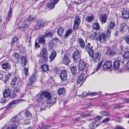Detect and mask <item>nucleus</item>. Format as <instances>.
<instances>
[{
    "mask_svg": "<svg viewBox=\"0 0 129 129\" xmlns=\"http://www.w3.org/2000/svg\"><path fill=\"white\" fill-rule=\"evenodd\" d=\"M51 96V94L48 92H43L41 94L37 95L36 100L38 102L43 103V102H42V100L45 98L47 101Z\"/></svg>",
    "mask_w": 129,
    "mask_h": 129,
    "instance_id": "nucleus-1",
    "label": "nucleus"
},
{
    "mask_svg": "<svg viewBox=\"0 0 129 129\" xmlns=\"http://www.w3.org/2000/svg\"><path fill=\"white\" fill-rule=\"evenodd\" d=\"M111 31L109 28L107 30L106 35L103 33H102L99 35V38L100 42L102 43H105L107 39H109L110 37Z\"/></svg>",
    "mask_w": 129,
    "mask_h": 129,
    "instance_id": "nucleus-2",
    "label": "nucleus"
},
{
    "mask_svg": "<svg viewBox=\"0 0 129 129\" xmlns=\"http://www.w3.org/2000/svg\"><path fill=\"white\" fill-rule=\"evenodd\" d=\"M46 49L45 48H43L41 52V62L44 63L46 62L48 59V53Z\"/></svg>",
    "mask_w": 129,
    "mask_h": 129,
    "instance_id": "nucleus-3",
    "label": "nucleus"
},
{
    "mask_svg": "<svg viewBox=\"0 0 129 129\" xmlns=\"http://www.w3.org/2000/svg\"><path fill=\"white\" fill-rule=\"evenodd\" d=\"M101 54L99 52H98L95 53H92L91 55L89 56H91L93 62L95 63L99 61L100 59L101 56Z\"/></svg>",
    "mask_w": 129,
    "mask_h": 129,
    "instance_id": "nucleus-4",
    "label": "nucleus"
},
{
    "mask_svg": "<svg viewBox=\"0 0 129 129\" xmlns=\"http://www.w3.org/2000/svg\"><path fill=\"white\" fill-rule=\"evenodd\" d=\"M80 17L78 15H76L74 20L73 26V28L75 30L77 29L80 23Z\"/></svg>",
    "mask_w": 129,
    "mask_h": 129,
    "instance_id": "nucleus-5",
    "label": "nucleus"
},
{
    "mask_svg": "<svg viewBox=\"0 0 129 129\" xmlns=\"http://www.w3.org/2000/svg\"><path fill=\"white\" fill-rule=\"evenodd\" d=\"M73 57L74 61L77 62H79L81 60L80 54L77 50L75 51L74 52Z\"/></svg>",
    "mask_w": 129,
    "mask_h": 129,
    "instance_id": "nucleus-6",
    "label": "nucleus"
},
{
    "mask_svg": "<svg viewBox=\"0 0 129 129\" xmlns=\"http://www.w3.org/2000/svg\"><path fill=\"white\" fill-rule=\"evenodd\" d=\"M38 77V74L36 73L33 74L29 78V82L31 84H34L36 82Z\"/></svg>",
    "mask_w": 129,
    "mask_h": 129,
    "instance_id": "nucleus-7",
    "label": "nucleus"
},
{
    "mask_svg": "<svg viewBox=\"0 0 129 129\" xmlns=\"http://www.w3.org/2000/svg\"><path fill=\"white\" fill-rule=\"evenodd\" d=\"M12 12L13 10L10 7L9 10L8 11L6 16L5 21L7 23H8L10 20L12 16Z\"/></svg>",
    "mask_w": 129,
    "mask_h": 129,
    "instance_id": "nucleus-8",
    "label": "nucleus"
},
{
    "mask_svg": "<svg viewBox=\"0 0 129 129\" xmlns=\"http://www.w3.org/2000/svg\"><path fill=\"white\" fill-rule=\"evenodd\" d=\"M78 69L80 71H82L84 70L86 66V62L83 61H80Z\"/></svg>",
    "mask_w": 129,
    "mask_h": 129,
    "instance_id": "nucleus-9",
    "label": "nucleus"
},
{
    "mask_svg": "<svg viewBox=\"0 0 129 129\" xmlns=\"http://www.w3.org/2000/svg\"><path fill=\"white\" fill-rule=\"evenodd\" d=\"M19 79L16 76L14 77L12 80L11 84L13 85L17 84L18 86H21V81H19Z\"/></svg>",
    "mask_w": 129,
    "mask_h": 129,
    "instance_id": "nucleus-10",
    "label": "nucleus"
},
{
    "mask_svg": "<svg viewBox=\"0 0 129 129\" xmlns=\"http://www.w3.org/2000/svg\"><path fill=\"white\" fill-rule=\"evenodd\" d=\"M21 102V100H13L7 106V108L10 109L14 107V104H18Z\"/></svg>",
    "mask_w": 129,
    "mask_h": 129,
    "instance_id": "nucleus-11",
    "label": "nucleus"
},
{
    "mask_svg": "<svg viewBox=\"0 0 129 129\" xmlns=\"http://www.w3.org/2000/svg\"><path fill=\"white\" fill-rule=\"evenodd\" d=\"M62 62L63 63L67 65L70 62L68 54H65Z\"/></svg>",
    "mask_w": 129,
    "mask_h": 129,
    "instance_id": "nucleus-12",
    "label": "nucleus"
},
{
    "mask_svg": "<svg viewBox=\"0 0 129 129\" xmlns=\"http://www.w3.org/2000/svg\"><path fill=\"white\" fill-rule=\"evenodd\" d=\"M112 66L111 63L110 61H105L103 65V67L105 70H106L110 68Z\"/></svg>",
    "mask_w": 129,
    "mask_h": 129,
    "instance_id": "nucleus-13",
    "label": "nucleus"
},
{
    "mask_svg": "<svg viewBox=\"0 0 129 129\" xmlns=\"http://www.w3.org/2000/svg\"><path fill=\"white\" fill-rule=\"evenodd\" d=\"M128 28V26L126 23H122L120 25V30L121 33H122L125 31Z\"/></svg>",
    "mask_w": 129,
    "mask_h": 129,
    "instance_id": "nucleus-14",
    "label": "nucleus"
},
{
    "mask_svg": "<svg viewBox=\"0 0 129 129\" xmlns=\"http://www.w3.org/2000/svg\"><path fill=\"white\" fill-rule=\"evenodd\" d=\"M73 31V30L72 28H69L67 29L65 31L64 38H67L71 35Z\"/></svg>",
    "mask_w": 129,
    "mask_h": 129,
    "instance_id": "nucleus-15",
    "label": "nucleus"
},
{
    "mask_svg": "<svg viewBox=\"0 0 129 129\" xmlns=\"http://www.w3.org/2000/svg\"><path fill=\"white\" fill-rule=\"evenodd\" d=\"M122 14L123 17L125 19L129 18V10L124 8Z\"/></svg>",
    "mask_w": 129,
    "mask_h": 129,
    "instance_id": "nucleus-16",
    "label": "nucleus"
},
{
    "mask_svg": "<svg viewBox=\"0 0 129 129\" xmlns=\"http://www.w3.org/2000/svg\"><path fill=\"white\" fill-rule=\"evenodd\" d=\"M120 61L119 60L117 59L114 61L113 64V69L115 70H117L119 68Z\"/></svg>",
    "mask_w": 129,
    "mask_h": 129,
    "instance_id": "nucleus-17",
    "label": "nucleus"
},
{
    "mask_svg": "<svg viewBox=\"0 0 129 129\" xmlns=\"http://www.w3.org/2000/svg\"><path fill=\"white\" fill-rule=\"evenodd\" d=\"M56 101V98L54 96H51L49 99L46 101V103L48 104H53Z\"/></svg>",
    "mask_w": 129,
    "mask_h": 129,
    "instance_id": "nucleus-18",
    "label": "nucleus"
},
{
    "mask_svg": "<svg viewBox=\"0 0 129 129\" xmlns=\"http://www.w3.org/2000/svg\"><path fill=\"white\" fill-rule=\"evenodd\" d=\"M60 77L61 80L65 81L67 79L66 72L65 71H62L60 74Z\"/></svg>",
    "mask_w": 129,
    "mask_h": 129,
    "instance_id": "nucleus-19",
    "label": "nucleus"
},
{
    "mask_svg": "<svg viewBox=\"0 0 129 129\" xmlns=\"http://www.w3.org/2000/svg\"><path fill=\"white\" fill-rule=\"evenodd\" d=\"M85 49L88 52L89 55H91L92 53H93V51L92 49V47H91L90 44L89 43H88V45L86 46H85Z\"/></svg>",
    "mask_w": 129,
    "mask_h": 129,
    "instance_id": "nucleus-20",
    "label": "nucleus"
},
{
    "mask_svg": "<svg viewBox=\"0 0 129 129\" xmlns=\"http://www.w3.org/2000/svg\"><path fill=\"white\" fill-rule=\"evenodd\" d=\"M107 15L106 14H103L100 15L99 17L100 21L102 23H105L107 21Z\"/></svg>",
    "mask_w": 129,
    "mask_h": 129,
    "instance_id": "nucleus-21",
    "label": "nucleus"
},
{
    "mask_svg": "<svg viewBox=\"0 0 129 129\" xmlns=\"http://www.w3.org/2000/svg\"><path fill=\"white\" fill-rule=\"evenodd\" d=\"M108 24L109 25V28L111 29H113L115 25L114 21L111 19H109V20Z\"/></svg>",
    "mask_w": 129,
    "mask_h": 129,
    "instance_id": "nucleus-22",
    "label": "nucleus"
},
{
    "mask_svg": "<svg viewBox=\"0 0 129 129\" xmlns=\"http://www.w3.org/2000/svg\"><path fill=\"white\" fill-rule=\"evenodd\" d=\"M45 22V21L43 20L39 19L37 22L36 26L37 27L42 26L44 25Z\"/></svg>",
    "mask_w": 129,
    "mask_h": 129,
    "instance_id": "nucleus-23",
    "label": "nucleus"
},
{
    "mask_svg": "<svg viewBox=\"0 0 129 129\" xmlns=\"http://www.w3.org/2000/svg\"><path fill=\"white\" fill-rule=\"evenodd\" d=\"M56 55V52L54 50L52 51L49 57L50 61H52L53 60Z\"/></svg>",
    "mask_w": 129,
    "mask_h": 129,
    "instance_id": "nucleus-24",
    "label": "nucleus"
},
{
    "mask_svg": "<svg viewBox=\"0 0 129 129\" xmlns=\"http://www.w3.org/2000/svg\"><path fill=\"white\" fill-rule=\"evenodd\" d=\"M19 118L17 116H15L11 119L10 122L11 123H12L15 124H17L18 123L19 124Z\"/></svg>",
    "mask_w": 129,
    "mask_h": 129,
    "instance_id": "nucleus-25",
    "label": "nucleus"
},
{
    "mask_svg": "<svg viewBox=\"0 0 129 129\" xmlns=\"http://www.w3.org/2000/svg\"><path fill=\"white\" fill-rule=\"evenodd\" d=\"M78 40L80 46L82 48H85V43L83 40L82 38H78Z\"/></svg>",
    "mask_w": 129,
    "mask_h": 129,
    "instance_id": "nucleus-26",
    "label": "nucleus"
},
{
    "mask_svg": "<svg viewBox=\"0 0 129 129\" xmlns=\"http://www.w3.org/2000/svg\"><path fill=\"white\" fill-rule=\"evenodd\" d=\"M17 128V124H13L12 125L9 127H7L5 126L3 127L2 129H16Z\"/></svg>",
    "mask_w": 129,
    "mask_h": 129,
    "instance_id": "nucleus-27",
    "label": "nucleus"
},
{
    "mask_svg": "<svg viewBox=\"0 0 129 129\" xmlns=\"http://www.w3.org/2000/svg\"><path fill=\"white\" fill-rule=\"evenodd\" d=\"M11 92L10 90L9 89H5L3 92V96L5 97H7L10 96Z\"/></svg>",
    "mask_w": 129,
    "mask_h": 129,
    "instance_id": "nucleus-28",
    "label": "nucleus"
},
{
    "mask_svg": "<svg viewBox=\"0 0 129 129\" xmlns=\"http://www.w3.org/2000/svg\"><path fill=\"white\" fill-rule=\"evenodd\" d=\"M2 67L3 69L6 70H9L11 69V65L8 63L3 64Z\"/></svg>",
    "mask_w": 129,
    "mask_h": 129,
    "instance_id": "nucleus-29",
    "label": "nucleus"
},
{
    "mask_svg": "<svg viewBox=\"0 0 129 129\" xmlns=\"http://www.w3.org/2000/svg\"><path fill=\"white\" fill-rule=\"evenodd\" d=\"M27 61V58L25 56H23L21 57V63L24 67L26 65Z\"/></svg>",
    "mask_w": 129,
    "mask_h": 129,
    "instance_id": "nucleus-30",
    "label": "nucleus"
},
{
    "mask_svg": "<svg viewBox=\"0 0 129 129\" xmlns=\"http://www.w3.org/2000/svg\"><path fill=\"white\" fill-rule=\"evenodd\" d=\"M41 68L42 69L43 72H46L47 71L48 69V65L44 64L41 66Z\"/></svg>",
    "mask_w": 129,
    "mask_h": 129,
    "instance_id": "nucleus-31",
    "label": "nucleus"
},
{
    "mask_svg": "<svg viewBox=\"0 0 129 129\" xmlns=\"http://www.w3.org/2000/svg\"><path fill=\"white\" fill-rule=\"evenodd\" d=\"M102 63L103 61H100L98 63V66H97L96 68L94 70V71L90 74V75H91L94 73L95 72H97L98 70L100 69V67H101Z\"/></svg>",
    "mask_w": 129,
    "mask_h": 129,
    "instance_id": "nucleus-32",
    "label": "nucleus"
},
{
    "mask_svg": "<svg viewBox=\"0 0 129 129\" xmlns=\"http://www.w3.org/2000/svg\"><path fill=\"white\" fill-rule=\"evenodd\" d=\"M64 31L63 28L62 27L59 28L57 31V33L60 36H62L63 34Z\"/></svg>",
    "mask_w": 129,
    "mask_h": 129,
    "instance_id": "nucleus-33",
    "label": "nucleus"
},
{
    "mask_svg": "<svg viewBox=\"0 0 129 129\" xmlns=\"http://www.w3.org/2000/svg\"><path fill=\"white\" fill-rule=\"evenodd\" d=\"M70 70L73 75L75 74L77 72V67L76 66H74L70 68Z\"/></svg>",
    "mask_w": 129,
    "mask_h": 129,
    "instance_id": "nucleus-34",
    "label": "nucleus"
},
{
    "mask_svg": "<svg viewBox=\"0 0 129 129\" xmlns=\"http://www.w3.org/2000/svg\"><path fill=\"white\" fill-rule=\"evenodd\" d=\"M38 42L41 44H44L45 42V40L44 36L40 37L38 40Z\"/></svg>",
    "mask_w": 129,
    "mask_h": 129,
    "instance_id": "nucleus-35",
    "label": "nucleus"
},
{
    "mask_svg": "<svg viewBox=\"0 0 129 129\" xmlns=\"http://www.w3.org/2000/svg\"><path fill=\"white\" fill-rule=\"evenodd\" d=\"M65 92V88L63 87L62 88L59 89L58 91V94L59 95H61L62 94H64Z\"/></svg>",
    "mask_w": 129,
    "mask_h": 129,
    "instance_id": "nucleus-36",
    "label": "nucleus"
},
{
    "mask_svg": "<svg viewBox=\"0 0 129 129\" xmlns=\"http://www.w3.org/2000/svg\"><path fill=\"white\" fill-rule=\"evenodd\" d=\"M25 115L27 118H30L32 116V114L31 113L27 110H26L25 113Z\"/></svg>",
    "mask_w": 129,
    "mask_h": 129,
    "instance_id": "nucleus-37",
    "label": "nucleus"
},
{
    "mask_svg": "<svg viewBox=\"0 0 129 129\" xmlns=\"http://www.w3.org/2000/svg\"><path fill=\"white\" fill-rule=\"evenodd\" d=\"M98 126V125L96 124V122L95 121L92 122L89 125V127L91 129L95 128Z\"/></svg>",
    "mask_w": 129,
    "mask_h": 129,
    "instance_id": "nucleus-38",
    "label": "nucleus"
},
{
    "mask_svg": "<svg viewBox=\"0 0 129 129\" xmlns=\"http://www.w3.org/2000/svg\"><path fill=\"white\" fill-rule=\"evenodd\" d=\"M36 18V17L35 16H29L27 18V20L29 22H31L33 21Z\"/></svg>",
    "mask_w": 129,
    "mask_h": 129,
    "instance_id": "nucleus-39",
    "label": "nucleus"
},
{
    "mask_svg": "<svg viewBox=\"0 0 129 129\" xmlns=\"http://www.w3.org/2000/svg\"><path fill=\"white\" fill-rule=\"evenodd\" d=\"M55 5L53 3H48L47 4V6L51 9H52L54 8Z\"/></svg>",
    "mask_w": 129,
    "mask_h": 129,
    "instance_id": "nucleus-40",
    "label": "nucleus"
},
{
    "mask_svg": "<svg viewBox=\"0 0 129 129\" xmlns=\"http://www.w3.org/2000/svg\"><path fill=\"white\" fill-rule=\"evenodd\" d=\"M12 56L15 60H18L20 57L19 54L17 53H14L12 55Z\"/></svg>",
    "mask_w": 129,
    "mask_h": 129,
    "instance_id": "nucleus-41",
    "label": "nucleus"
},
{
    "mask_svg": "<svg viewBox=\"0 0 129 129\" xmlns=\"http://www.w3.org/2000/svg\"><path fill=\"white\" fill-rule=\"evenodd\" d=\"M92 26L93 28L96 30H98L99 28V24L98 23H94L93 24Z\"/></svg>",
    "mask_w": 129,
    "mask_h": 129,
    "instance_id": "nucleus-42",
    "label": "nucleus"
},
{
    "mask_svg": "<svg viewBox=\"0 0 129 129\" xmlns=\"http://www.w3.org/2000/svg\"><path fill=\"white\" fill-rule=\"evenodd\" d=\"M11 76V73H8L6 75L5 77V79H3V80H4L6 82Z\"/></svg>",
    "mask_w": 129,
    "mask_h": 129,
    "instance_id": "nucleus-43",
    "label": "nucleus"
},
{
    "mask_svg": "<svg viewBox=\"0 0 129 129\" xmlns=\"http://www.w3.org/2000/svg\"><path fill=\"white\" fill-rule=\"evenodd\" d=\"M93 19V15L90 16H88L86 18V20L88 22H90L92 21Z\"/></svg>",
    "mask_w": 129,
    "mask_h": 129,
    "instance_id": "nucleus-44",
    "label": "nucleus"
},
{
    "mask_svg": "<svg viewBox=\"0 0 129 129\" xmlns=\"http://www.w3.org/2000/svg\"><path fill=\"white\" fill-rule=\"evenodd\" d=\"M124 58L125 59H129V52H125L123 55Z\"/></svg>",
    "mask_w": 129,
    "mask_h": 129,
    "instance_id": "nucleus-45",
    "label": "nucleus"
},
{
    "mask_svg": "<svg viewBox=\"0 0 129 129\" xmlns=\"http://www.w3.org/2000/svg\"><path fill=\"white\" fill-rule=\"evenodd\" d=\"M96 32H94L90 35V38L92 40H93L96 38Z\"/></svg>",
    "mask_w": 129,
    "mask_h": 129,
    "instance_id": "nucleus-46",
    "label": "nucleus"
},
{
    "mask_svg": "<svg viewBox=\"0 0 129 129\" xmlns=\"http://www.w3.org/2000/svg\"><path fill=\"white\" fill-rule=\"evenodd\" d=\"M12 41L11 42L12 45H13L14 43L17 42L18 40V39L17 37H14L12 39Z\"/></svg>",
    "mask_w": 129,
    "mask_h": 129,
    "instance_id": "nucleus-47",
    "label": "nucleus"
},
{
    "mask_svg": "<svg viewBox=\"0 0 129 129\" xmlns=\"http://www.w3.org/2000/svg\"><path fill=\"white\" fill-rule=\"evenodd\" d=\"M85 74L83 73L81 74L78 77V78L79 79H80L82 80L83 81L85 78Z\"/></svg>",
    "mask_w": 129,
    "mask_h": 129,
    "instance_id": "nucleus-48",
    "label": "nucleus"
},
{
    "mask_svg": "<svg viewBox=\"0 0 129 129\" xmlns=\"http://www.w3.org/2000/svg\"><path fill=\"white\" fill-rule=\"evenodd\" d=\"M20 122L22 124H29V122H28L27 123H26L24 120L22 119H20L19 120V122Z\"/></svg>",
    "mask_w": 129,
    "mask_h": 129,
    "instance_id": "nucleus-49",
    "label": "nucleus"
},
{
    "mask_svg": "<svg viewBox=\"0 0 129 129\" xmlns=\"http://www.w3.org/2000/svg\"><path fill=\"white\" fill-rule=\"evenodd\" d=\"M109 114L108 112H106L105 111H102L100 113V114L101 115H104V116H107Z\"/></svg>",
    "mask_w": 129,
    "mask_h": 129,
    "instance_id": "nucleus-50",
    "label": "nucleus"
},
{
    "mask_svg": "<svg viewBox=\"0 0 129 129\" xmlns=\"http://www.w3.org/2000/svg\"><path fill=\"white\" fill-rule=\"evenodd\" d=\"M108 52L109 53V55L111 56H113L116 54V52L112 50H109Z\"/></svg>",
    "mask_w": 129,
    "mask_h": 129,
    "instance_id": "nucleus-51",
    "label": "nucleus"
},
{
    "mask_svg": "<svg viewBox=\"0 0 129 129\" xmlns=\"http://www.w3.org/2000/svg\"><path fill=\"white\" fill-rule=\"evenodd\" d=\"M53 35V33L51 32H48L46 33L45 36L46 37H52Z\"/></svg>",
    "mask_w": 129,
    "mask_h": 129,
    "instance_id": "nucleus-52",
    "label": "nucleus"
},
{
    "mask_svg": "<svg viewBox=\"0 0 129 129\" xmlns=\"http://www.w3.org/2000/svg\"><path fill=\"white\" fill-rule=\"evenodd\" d=\"M126 43L127 44L129 45V36L126 37L124 38Z\"/></svg>",
    "mask_w": 129,
    "mask_h": 129,
    "instance_id": "nucleus-53",
    "label": "nucleus"
},
{
    "mask_svg": "<svg viewBox=\"0 0 129 129\" xmlns=\"http://www.w3.org/2000/svg\"><path fill=\"white\" fill-rule=\"evenodd\" d=\"M110 120V119L108 118H105L104 119L102 122L103 123H107Z\"/></svg>",
    "mask_w": 129,
    "mask_h": 129,
    "instance_id": "nucleus-54",
    "label": "nucleus"
},
{
    "mask_svg": "<svg viewBox=\"0 0 129 129\" xmlns=\"http://www.w3.org/2000/svg\"><path fill=\"white\" fill-rule=\"evenodd\" d=\"M28 69L27 68H25L24 69V71L25 75H28Z\"/></svg>",
    "mask_w": 129,
    "mask_h": 129,
    "instance_id": "nucleus-55",
    "label": "nucleus"
},
{
    "mask_svg": "<svg viewBox=\"0 0 129 129\" xmlns=\"http://www.w3.org/2000/svg\"><path fill=\"white\" fill-rule=\"evenodd\" d=\"M96 93L95 92H92L88 93V95L89 96H94L96 94Z\"/></svg>",
    "mask_w": 129,
    "mask_h": 129,
    "instance_id": "nucleus-56",
    "label": "nucleus"
},
{
    "mask_svg": "<svg viewBox=\"0 0 129 129\" xmlns=\"http://www.w3.org/2000/svg\"><path fill=\"white\" fill-rule=\"evenodd\" d=\"M59 0H50V2L55 5L58 1Z\"/></svg>",
    "mask_w": 129,
    "mask_h": 129,
    "instance_id": "nucleus-57",
    "label": "nucleus"
},
{
    "mask_svg": "<svg viewBox=\"0 0 129 129\" xmlns=\"http://www.w3.org/2000/svg\"><path fill=\"white\" fill-rule=\"evenodd\" d=\"M6 97H4L2 99H1V103H3L5 102H6V100H5V98Z\"/></svg>",
    "mask_w": 129,
    "mask_h": 129,
    "instance_id": "nucleus-58",
    "label": "nucleus"
},
{
    "mask_svg": "<svg viewBox=\"0 0 129 129\" xmlns=\"http://www.w3.org/2000/svg\"><path fill=\"white\" fill-rule=\"evenodd\" d=\"M34 84H31L30 83V82H28V85L27 86V87H28L29 88H32V86H33V85Z\"/></svg>",
    "mask_w": 129,
    "mask_h": 129,
    "instance_id": "nucleus-59",
    "label": "nucleus"
},
{
    "mask_svg": "<svg viewBox=\"0 0 129 129\" xmlns=\"http://www.w3.org/2000/svg\"><path fill=\"white\" fill-rule=\"evenodd\" d=\"M102 116H98L95 118H94L95 121H98L99 120Z\"/></svg>",
    "mask_w": 129,
    "mask_h": 129,
    "instance_id": "nucleus-60",
    "label": "nucleus"
},
{
    "mask_svg": "<svg viewBox=\"0 0 129 129\" xmlns=\"http://www.w3.org/2000/svg\"><path fill=\"white\" fill-rule=\"evenodd\" d=\"M35 46L37 49L39 48L40 47V46L38 44L36 41L35 42Z\"/></svg>",
    "mask_w": 129,
    "mask_h": 129,
    "instance_id": "nucleus-61",
    "label": "nucleus"
},
{
    "mask_svg": "<svg viewBox=\"0 0 129 129\" xmlns=\"http://www.w3.org/2000/svg\"><path fill=\"white\" fill-rule=\"evenodd\" d=\"M129 103V99H125L123 102V104H124L126 103Z\"/></svg>",
    "mask_w": 129,
    "mask_h": 129,
    "instance_id": "nucleus-62",
    "label": "nucleus"
},
{
    "mask_svg": "<svg viewBox=\"0 0 129 129\" xmlns=\"http://www.w3.org/2000/svg\"><path fill=\"white\" fill-rule=\"evenodd\" d=\"M90 114L88 115L86 114H82V116L83 117H87L89 115H90Z\"/></svg>",
    "mask_w": 129,
    "mask_h": 129,
    "instance_id": "nucleus-63",
    "label": "nucleus"
},
{
    "mask_svg": "<svg viewBox=\"0 0 129 129\" xmlns=\"http://www.w3.org/2000/svg\"><path fill=\"white\" fill-rule=\"evenodd\" d=\"M126 67L129 70V61L127 62L126 64Z\"/></svg>",
    "mask_w": 129,
    "mask_h": 129,
    "instance_id": "nucleus-64",
    "label": "nucleus"
}]
</instances>
